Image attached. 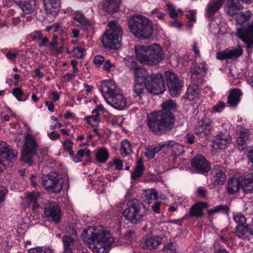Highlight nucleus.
Returning a JSON list of instances; mask_svg holds the SVG:
<instances>
[{"instance_id":"nucleus-1","label":"nucleus","mask_w":253,"mask_h":253,"mask_svg":"<svg viewBox=\"0 0 253 253\" xmlns=\"http://www.w3.org/2000/svg\"><path fill=\"white\" fill-rule=\"evenodd\" d=\"M161 110L149 114L147 118L149 129L157 135L166 133L174 126V101L167 100L161 104Z\"/></svg>"},{"instance_id":"nucleus-2","label":"nucleus","mask_w":253,"mask_h":253,"mask_svg":"<svg viewBox=\"0 0 253 253\" xmlns=\"http://www.w3.org/2000/svg\"><path fill=\"white\" fill-rule=\"evenodd\" d=\"M136 56L141 63L149 65H155L161 62L165 57L164 51L157 44L148 46H136Z\"/></svg>"},{"instance_id":"nucleus-3","label":"nucleus","mask_w":253,"mask_h":253,"mask_svg":"<svg viewBox=\"0 0 253 253\" xmlns=\"http://www.w3.org/2000/svg\"><path fill=\"white\" fill-rule=\"evenodd\" d=\"M128 26L132 34L140 39H148L153 33L152 23L141 15L132 16L128 21Z\"/></svg>"},{"instance_id":"nucleus-4","label":"nucleus","mask_w":253,"mask_h":253,"mask_svg":"<svg viewBox=\"0 0 253 253\" xmlns=\"http://www.w3.org/2000/svg\"><path fill=\"white\" fill-rule=\"evenodd\" d=\"M83 234L84 241L88 245V247L106 243L111 245L114 242V239L110 237L109 232L104 229L102 226L95 227L88 230H84Z\"/></svg>"},{"instance_id":"nucleus-5","label":"nucleus","mask_w":253,"mask_h":253,"mask_svg":"<svg viewBox=\"0 0 253 253\" xmlns=\"http://www.w3.org/2000/svg\"><path fill=\"white\" fill-rule=\"evenodd\" d=\"M108 26L109 29L103 34L102 44L105 48L118 49L121 46L123 33L122 27L113 21L110 22Z\"/></svg>"},{"instance_id":"nucleus-6","label":"nucleus","mask_w":253,"mask_h":253,"mask_svg":"<svg viewBox=\"0 0 253 253\" xmlns=\"http://www.w3.org/2000/svg\"><path fill=\"white\" fill-rule=\"evenodd\" d=\"M146 209L143 203L134 199L129 200L123 215L128 221L133 224H137L146 215Z\"/></svg>"},{"instance_id":"nucleus-7","label":"nucleus","mask_w":253,"mask_h":253,"mask_svg":"<svg viewBox=\"0 0 253 253\" xmlns=\"http://www.w3.org/2000/svg\"><path fill=\"white\" fill-rule=\"evenodd\" d=\"M42 182L44 187L53 193L60 192L63 187V181L61 175L54 171L42 175Z\"/></svg>"},{"instance_id":"nucleus-8","label":"nucleus","mask_w":253,"mask_h":253,"mask_svg":"<svg viewBox=\"0 0 253 253\" xmlns=\"http://www.w3.org/2000/svg\"><path fill=\"white\" fill-rule=\"evenodd\" d=\"M38 148V145L35 138L31 134H27L25 137L22 147V160L31 165L33 162L34 157L37 154Z\"/></svg>"},{"instance_id":"nucleus-9","label":"nucleus","mask_w":253,"mask_h":253,"mask_svg":"<svg viewBox=\"0 0 253 253\" xmlns=\"http://www.w3.org/2000/svg\"><path fill=\"white\" fill-rule=\"evenodd\" d=\"M145 88L154 94H160L166 90L164 81L161 74L148 75L145 79Z\"/></svg>"},{"instance_id":"nucleus-10","label":"nucleus","mask_w":253,"mask_h":253,"mask_svg":"<svg viewBox=\"0 0 253 253\" xmlns=\"http://www.w3.org/2000/svg\"><path fill=\"white\" fill-rule=\"evenodd\" d=\"M191 166L196 173L202 174L208 173L211 169L209 162L201 154H197L193 158Z\"/></svg>"},{"instance_id":"nucleus-11","label":"nucleus","mask_w":253,"mask_h":253,"mask_svg":"<svg viewBox=\"0 0 253 253\" xmlns=\"http://www.w3.org/2000/svg\"><path fill=\"white\" fill-rule=\"evenodd\" d=\"M212 128L211 121L207 119L199 121L194 127V133L199 138L204 140L208 139L211 134Z\"/></svg>"},{"instance_id":"nucleus-12","label":"nucleus","mask_w":253,"mask_h":253,"mask_svg":"<svg viewBox=\"0 0 253 253\" xmlns=\"http://www.w3.org/2000/svg\"><path fill=\"white\" fill-rule=\"evenodd\" d=\"M44 214L49 220L58 223L61 216V209L56 203L47 202L44 205Z\"/></svg>"},{"instance_id":"nucleus-13","label":"nucleus","mask_w":253,"mask_h":253,"mask_svg":"<svg viewBox=\"0 0 253 253\" xmlns=\"http://www.w3.org/2000/svg\"><path fill=\"white\" fill-rule=\"evenodd\" d=\"M236 35L242 41L246 43V47L250 48L253 45V22L247 27L242 26L237 29Z\"/></svg>"},{"instance_id":"nucleus-14","label":"nucleus","mask_w":253,"mask_h":253,"mask_svg":"<svg viewBox=\"0 0 253 253\" xmlns=\"http://www.w3.org/2000/svg\"><path fill=\"white\" fill-rule=\"evenodd\" d=\"M207 70L206 64L204 62L200 63L194 67L191 68L189 72L193 83L202 84Z\"/></svg>"},{"instance_id":"nucleus-15","label":"nucleus","mask_w":253,"mask_h":253,"mask_svg":"<svg viewBox=\"0 0 253 253\" xmlns=\"http://www.w3.org/2000/svg\"><path fill=\"white\" fill-rule=\"evenodd\" d=\"M231 141L232 138L229 132L220 131L212 140L213 147L215 149H224Z\"/></svg>"},{"instance_id":"nucleus-16","label":"nucleus","mask_w":253,"mask_h":253,"mask_svg":"<svg viewBox=\"0 0 253 253\" xmlns=\"http://www.w3.org/2000/svg\"><path fill=\"white\" fill-rule=\"evenodd\" d=\"M101 91L102 95L106 100L108 97H113L118 92L115 83L112 80L103 81L101 83Z\"/></svg>"},{"instance_id":"nucleus-17","label":"nucleus","mask_w":253,"mask_h":253,"mask_svg":"<svg viewBox=\"0 0 253 253\" xmlns=\"http://www.w3.org/2000/svg\"><path fill=\"white\" fill-rule=\"evenodd\" d=\"M107 102L114 108L118 110H122L126 105V98L121 93H118L113 97H108Z\"/></svg>"},{"instance_id":"nucleus-18","label":"nucleus","mask_w":253,"mask_h":253,"mask_svg":"<svg viewBox=\"0 0 253 253\" xmlns=\"http://www.w3.org/2000/svg\"><path fill=\"white\" fill-rule=\"evenodd\" d=\"M223 169H224L219 165L215 166L213 169L214 175L213 178V184L214 186L222 185L225 182L226 174Z\"/></svg>"},{"instance_id":"nucleus-19","label":"nucleus","mask_w":253,"mask_h":253,"mask_svg":"<svg viewBox=\"0 0 253 253\" xmlns=\"http://www.w3.org/2000/svg\"><path fill=\"white\" fill-rule=\"evenodd\" d=\"M162 239V238L158 236L147 237L143 240V247L149 250L157 249L161 244Z\"/></svg>"},{"instance_id":"nucleus-20","label":"nucleus","mask_w":253,"mask_h":253,"mask_svg":"<svg viewBox=\"0 0 253 253\" xmlns=\"http://www.w3.org/2000/svg\"><path fill=\"white\" fill-rule=\"evenodd\" d=\"M208 205L207 203L199 202L194 204L191 207L188 214L191 217L199 218L204 214L203 209L207 208Z\"/></svg>"},{"instance_id":"nucleus-21","label":"nucleus","mask_w":253,"mask_h":253,"mask_svg":"<svg viewBox=\"0 0 253 253\" xmlns=\"http://www.w3.org/2000/svg\"><path fill=\"white\" fill-rule=\"evenodd\" d=\"M242 188L246 193H251L253 191V172H251L240 176Z\"/></svg>"},{"instance_id":"nucleus-22","label":"nucleus","mask_w":253,"mask_h":253,"mask_svg":"<svg viewBox=\"0 0 253 253\" xmlns=\"http://www.w3.org/2000/svg\"><path fill=\"white\" fill-rule=\"evenodd\" d=\"M242 94L241 90L238 88L231 89L227 97L228 105L231 107L237 106L240 101V97Z\"/></svg>"},{"instance_id":"nucleus-23","label":"nucleus","mask_w":253,"mask_h":253,"mask_svg":"<svg viewBox=\"0 0 253 253\" xmlns=\"http://www.w3.org/2000/svg\"><path fill=\"white\" fill-rule=\"evenodd\" d=\"M73 19L79 23L81 29L87 31L91 28L92 23L80 12L76 11L72 16Z\"/></svg>"},{"instance_id":"nucleus-24","label":"nucleus","mask_w":253,"mask_h":253,"mask_svg":"<svg viewBox=\"0 0 253 253\" xmlns=\"http://www.w3.org/2000/svg\"><path fill=\"white\" fill-rule=\"evenodd\" d=\"M46 11L55 15L60 9V0H43Z\"/></svg>"},{"instance_id":"nucleus-25","label":"nucleus","mask_w":253,"mask_h":253,"mask_svg":"<svg viewBox=\"0 0 253 253\" xmlns=\"http://www.w3.org/2000/svg\"><path fill=\"white\" fill-rule=\"evenodd\" d=\"M242 8L239 0H227L226 4V12L231 16L238 14V11Z\"/></svg>"},{"instance_id":"nucleus-26","label":"nucleus","mask_w":253,"mask_h":253,"mask_svg":"<svg viewBox=\"0 0 253 253\" xmlns=\"http://www.w3.org/2000/svg\"><path fill=\"white\" fill-rule=\"evenodd\" d=\"M125 64L134 71V77L136 78H139L140 77V73H142L144 71L140 68L137 64L134 58L131 56H127L124 59Z\"/></svg>"},{"instance_id":"nucleus-27","label":"nucleus","mask_w":253,"mask_h":253,"mask_svg":"<svg viewBox=\"0 0 253 253\" xmlns=\"http://www.w3.org/2000/svg\"><path fill=\"white\" fill-rule=\"evenodd\" d=\"M242 188L240 177H232L228 181L226 188L227 192L231 194H234L238 192Z\"/></svg>"},{"instance_id":"nucleus-28","label":"nucleus","mask_w":253,"mask_h":253,"mask_svg":"<svg viewBox=\"0 0 253 253\" xmlns=\"http://www.w3.org/2000/svg\"><path fill=\"white\" fill-rule=\"evenodd\" d=\"M198 84L196 83L190 84L187 88L186 95L183 96L184 98H187L189 101H192L199 98L201 90L198 86Z\"/></svg>"},{"instance_id":"nucleus-29","label":"nucleus","mask_w":253,"mask_h":253,"mask_svg":"<svg viewBox=\"0 0 253 253\" xmlns=\"http://www.w3.org/2000/svg\"><path fill=\"white\" fill-rule=\"evenodd\" d=\"M121 0H104L103 8L110 13L116 12L119 7Z\"/></svg>"},{"instance_id":"nucleus-30","label":"nucleus","mask_w":253,"mask_h":253,"mask_svg":"<svg viewBox=\"0 0 253 253\" xmlns=\"http://www.w3.org/2000/svg\"><path fill=\"white\" fill-rule=\"evenodd\" d=\"M39 193L38 192H32L27 194L25 198V202L33 209H35L39 206L38 200L39 198Z\"/></svg>"},{"instance_id":"nucleus-31","label":"nucleus","mask_w":253,"mask_h":253,"mask_svg":"<svg viewBox=\"0 0 253 253\" xmlns=\"http://www.w3.org/2000/svg\"><path fill=\"white\" fill-rule=\"evenodd\" d=\"M36 4V0H24L18 6L26 14H30L35 11Z\"/></svg>"},{"instance_id":"nucleus-32","label":"nucleus","mask_w":253,"mask_h":253,"mask_svg":"<svg viewBox=\"0 0 253 253\" xmlns=\"http://www.w3.org/2000/svg\"><path fill=\"white\" fill-rule=\"evenodd\" d=\"M248 232H249L250 234H253V230L249 229V225L248 224H238L235 228L234 233L239 238L245 239L246 237L245 235Z\"/></svg>"},{"instance_id":"nucleus-33","label":"nucleus","mask_w":253,"mask_h":253,"mask_svg":"<svg viewBox=\"0 0 253 253\" xmlns=\"http://www.w3.org/2000/svg\"><path fill=\"white\" fill-rule=\"evenodd\" d=\"M223 1L224 0H216L212 4L209 5L207 10V16L212 17L222 5Z\"/></svg>"},{"instance_id":"nucleus-34","label":"nucleus","mask_w":253,"mask_h":253,"mask_svg":"<svg viewBox=\"0 0 253 253\" xmlns=\"http://www.w3.org/2000/svg\"><path fill=\"white\" fill-rule=\"evenodd\" d=\"M249 136V132L245 129L241 130L238 133L237 142L238 146L244 148L246 146V142Z\"/></svg>"},{"instance_id":"nucleus-35","label":"nucleus","mask_w":253,"mask_h":253,"mask_svg":"<svg viewBox=\"0 0 253 253\" xmlns=\"http://www.w3.org/2000/svg\"><path fill=\"white\" fill-rule=\"evenodd\" d=\"M169 90L171 96H174V73L167 71L165 73Z\"/></svg>"},{"instance_id":"nucleus-36","label":"nucleus","mask_w":253,"mask_h":253,"mask_svg":"<svg viewBox=\"0 0 253 253\" xmlns=\"http://www.w3.org/2000/svg\"><path fill=\"white\" fill-rule=\"evenodd\" d=\"M109 153L105 148L99 149L96 153L95 159L100 163H105L108 159Z\"/></svg>"},{"instance_id":"nucleus-37","label":"nucleus","mask_w":253,"mask_h":253,"mask_svg":"<svg viewBox=\"0 0 253 253\" xmlns=\"http://www.w3.org/2000/svg\"><path fill=\"white\" fill-rule=\"evenodd\" d=\"M120 152L122 156L124 157L132 153L130 143L127 140H124L122 142Z\"/></svg>"},{"instance_id":"nucleus-38","label":"nucleus","mask_w":253,"mask_h":253,"mask_svg":"<svg viewBox=\"0 0 253 253\" xmlns=\"http://www.w3.org/2000/svg\"><path fill=\"white\" fill-rule=\"evenodd\" d=\"M134 85L133 87V91L139 96V99L141 98V95L143 93L144 88L145 87V82L143 84L138 81V78L135 77Z\"/></svg>"},{"instance_id":"nucleus-39","label":"nucleus","mask_w":253,"mask_h":253,"mask_svg":"<svg viewBox=\"0 0 253 253\" xmlns=\"http://www.w3.org/2000/svg\"><path fill=\"white\" fill-rule=\"evenodd\" d=\"M62 242L64 252L72 253L71 246L74 243V239L70 235H65L62 237Z\"/></svg>"},{"instance_id":"nucleus-40","label":"nucleus","mask_w":253,"mask_h":253,"mask_svg":"<svg viewBox=\"0 0 253 253\" xmlns=\"http://www.w3.org/2000/svg\"><path fill=\"white\" fill-rule=\"evenodd\" d=\"M227 51L228 53L229 59H234L238 58L241 55L243 54V49L240 46L238 48H234L232 49H229L227 48Z\"/></svg>"},{"instance_id":"nucleus-41","label":"nucleus","mask_w":253,"mask_h":253,"mask_svg":"<svg viewBox=\"0 0 253 253\" xmlns=\"http://www.w3.org/2000/svg\"><path fill=\"white\" fill-rule=\"evenodd\" d=\"M162 149V146L159 145L154 147L150 146L146 149L145 155L148 159H152L154 157L155 154Z\"/></svg>"},{"instance_id":"nucleus-42","label":"nucleus","mask_w":253,"mask_h":253,"mask_svg":"<svg viewBox=\"0 0 253 253\" xmlns=\"http://www.w3.org/2000/svg\"><path fill=\"white\" fill-rule=\"evenodd\" d=\"M252 16V13L250 10L246 11L245 12L240 13L236 18L237 22L241 24L248 21Z\"/></svg>"},{"instance_id":"nucleus-43","label":"nucleus","mask_w":253,"mask_h":253,"mask_svg":"<svg viewBox=\"0 0 253 253\" xmlns=\"http://www.w3.org/2000/svg\"><path fill=\"white\" fill-rule=\"evenodd\" d=\"M106 243L100 244V245H95L88 247L94 253H107V250L106 247L110 246Z\"/></svg>"},{"instance_id":"nucleus-44","label":"nucleus","mask_w":253,"mask_h":253,"mask_svg":"<svg viewBox=\"0 0 253 253\" xmlns=\"http://www.w3.org/2000/svg\"><path fill=\"white\" fill-rule=\"evenodd\" d=\"M85 49L83 48L77 46L75 47L72 51L73 57L77 58H83Z\"/></svg>"},{"instance_id":"nucleus-45","label":"nucleus","mask_w":253,"mask_h":253,"mask_svg":"<svg viewBox=\"0 0 253 253\" xmlns=\"http://www.w3.org/2000/svg\"><path fill=\"white\" fill-rule=\"evenodd\" d=\"M234 221L239 223L238 224H245L247 222L246 218L244 215L240 212L234 213L233 216Z\"/></svg>"},{"instance_id":"nucleus-46","label":"nucleus","mask_w":253,"mask_h":253,"mask_svg":"<svg viewBox=\"0 0 253 253\" xmlns=\"http://www.w3.org/2000/svg\"><path fill=\"white\" fill-rule=\"evenodd\" d=\"M175 97L179 94L183 87V81L179 80L178 77L175 74Z\"/></svg>"},{"instance_id":"nucleus-47","label":"nucleus","mask_w":253,"mask_h":253,"mask_svg":"<svg viewBox=\"0 0 253 253\" xmlns=\"http://www.w3.org/2000/svg\"><path fill=\"white\" fill-rule=\"evenodd\" d=\"M94 114V115L85 117V120L89 125L92 126H96L99 121V116H96L95 114Z\"/></svg>"},{"instance_id":"nucleus-48","label":"nucleus","mask_w":253,"mask_h":253,"mask_svg":"<svg viewBox=\"0 0 253 253\" xmlns=\"http://www.w3.org/2000/svg\"><path fill=\"white\" fill-rule=\"evenodd\" d=\"M73 144V143L68 139L63 142L64 149L67 151L71 156H73L74 155V151L72 150Z\"/></svg>"},{"instance_id":"nucleus-49","label":"nucleus","mask_w":253,"mask_h":253,"mask_svg":"<svg viewBox=\"0 0 253 253\" xmlns=\"http://www.w3.org/2000/svg\"><path fill=\"white\" fill-rule=\"evenodd\" d=\"M12 93L18 101H21L26 100L25 98H22V96L24 95V93L20 88H14L12 90Z\"/></svg>"},{"instance_id":"nucleus-50","label":"nucleus","mask_w":253,"mask_h":253,"mask_svg":"<svg viewBox=\"0 0 253 253\" xmlns=\"http://www.w3.org/2000/svg\"><path fill=\"white\" fill-rule=\"evenodd\" d=\"M28 253H53V251L49 248H46L44 251L42 250V248L37 247L36 248L31 249L29 250Z\"/></svg>"},{"instance_id":"nucleus-51","label":"nucleus","mask_w":253,"mask_h":253,"mask_svg":"<svg viewBox=\"0 0 253 253\" xmlns=\"http://www.w3.org/2000/svg\"><path fill=\"white\" fill-rule=\"evenodd\" d=\"M189 60V56L187 55H183L182 56L177 58V64L178 65H181L182 66H186Z\"/></svg>"},{"instance_id":"nucleus-52","label":"nucleus","mask_w":253,"mask_h":253,"mask_svg":"<svg viewBox=\"0 0 253 253\" xmlns=\"http://www.w3.org/2000/svg\"><path fill=\"white\" fill-rule=\"evenodd\" d=\"M216 58L220 60L229 59L227 48L223 51L217 52Z\"/></svg>"},{"instance_id":"nucleus-53","label":"nucleus","mask_w":253,"mask_h":253,"mask_svg":"<svg viewBox=\"0 0 253 253\" xmlns=\"http://www.w3.org/2000/svg\"><path fill=\"white\" fill-rule=\"evenodd\" d=\"M85 154V151L84 150L81 149L80 150L77 154L76 156H72L74 159V161L75 162H79L82 161V158L84 157Z\"/></svg>"},{"instance_id":"nucleus-54","label":"nucleus","mask_w":253,"mask_h":253,"mask_svg":"<svg viewBox=\"0 0 253 253\" xmlns=\"http://www.w3.org/2000/svg\"><path fill=\"white\" fill-rule=\"evenodd\" d=\"M225 104L223 102H219L217 104L212 107V110L214 112H221L224 108Z\"/></svg>"},{"instance_id":"nucleus-55","label":"nucleus","mask_w":253,"mask_h":253,"mask_svg":"<svg viewBox=\"0 0 253 253\" xmlns=\"http://www.w3.org/2000/svg\"><path fill=\"white\" fill-rule=\"evenodd\" d=\"M6 156V159L8 160H11L16 157L17 155V152L14 150H9L8 148L7 151L5 152V153Z\"/></svg>"},{"instance_id":"nucleus-56","label":"nucleus","mask_w":253,"mask_h":253,"mask_svg":"<svg viewBox=\"0 0 253 253\" xmlns=\"http://www.w3.org/2000/svg\"><path fill=\"white\" fill-rule=\"evenodd\" d=\"M184 152L183 146L178 143H175V156L182 155Z\"/></svg>"},{"instance_id":"nucleus-57","label":"nucleus","mask_w":253,"mask_h":253,"mask_svg":"<svg viewBox=\"0 0 253 253\" xmlns=\"http://www.w3.org/2000/svg\"><path fill=\"white\" fill-rule=\"evenodd\" d=\"M104 57L102 55H97L95 56L93 62L97 67H99L104 62Z\"/></svg>"},{"instance_id":"nucleus-58","label":"nucleus","mask_w":253,"mask_h":253,"mask_svg":"<svg viewBox=\"0 0 253 253\" xmlns=\"http://www.w3.org/2000/svg\"><path fill=\"white\" fill-rule=\"evenodd\" d=\"M215 207L216 208V211H217V212L221 211L226 214L228 213L229 208L227 205H220Z\"/></svg>"},{"instance_id":"nucleus-59","label":"nucleus","mask_w":253,"mask_h":253,"mask_svg":"<svg viewBox=\"0 0 253 253\" xmlns=\"http://www.w3.org/2000/svg\"><path fill=\"white\" fill-rule=\"evenodd\" d=\"M8 147V145L6 142L0 141V155L4 154L5 152L7 151Z\"/></svg>"},{"instance_id":"nucleus-60","label":"nucleus","mask_w":253,"mask_h":253,"mask_svg":"<svg viewBox=\"0 0 253 253\" xmlns=\"http://www.w3.org/2000/svg\"><path fill=\"white\" fill-rule=\"evenodd\" d=\"M135 236L134 232L131 230H127L125 234V237L126 239L131 241Z\"/></svg>"},{"instance_id":"nucleus-61","label":"nucleus","mask_w":253,"mask_h":253,"mask_svg":"<svg viewBox=\"0 0 253 253\" xmlns=\"http://www.w3.org/2000/svg\"><path fill=\"white\" fill-rule=\"evenodd\" d=\"M195 12L193 10H189L188 13L186 14V17L190 22H195L196 21Z\"/></svg>"},{"instance_id":"nucleus-62","label":"nucleus","mask_w":253,"mask_h":253,"mask_svg":"<svg viewBox=\"0 0 253 253\" xmlns=\"http://www.w3.org/2000/svg\"><path fill=\"white\" fill-rule=\"evenodd\" d=\"M161 204L160 202H156L151 207L153 211L156 213H160Z\"/></svg>"},{"instance_id":"nucleus-63","label":"nucleus","mask_w":253,"mask_h":253,"mask_svg":"<svg viewBox=\"0 0 253 253\" xmlns=\"http://www.w3.org/2000/svg\"><path fill=\"white\" fill-rule=\"evenodd\" d=\"M197 194L201 198H204L207 195V192L206 189L199 187L197 190Z\"/></svg>"},{"instance_id":"nucleus-64","label":"nucleus","mask_w":253,"mask_h":253,"mask_svg":"<svg viewBox=\"0 0 253 253\" xmlns=\"http://www.w3.org/2000/svg\"><path fill=\"white\" fill-rule=\"evenodd\" d=\"M173 245L172 243L169 244L164 248V251L167 253H174L173 251Z\"/></svg>"}]
</instances>
